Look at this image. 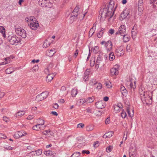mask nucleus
<instances>
[{
    "label": "nucleus",
    "instance_id": "nucleus-1",
    "mask_svg": "<svg viewBox=\"0 0 157 157\" xmlns=\"http://www.w3.org/2000/svg\"><path fill=\"white\" fill-rule=\"evenodd\" d=\"M116 7L114 9V7L107 5L106 7L101 9L100 11L98 17L100 18V21H104L107 17L111 18L113 15L114 11Z\"/></svg>",
    "mask_w": 157,
    "mask_h": 157
},
{
    "label": "nucleus",
    "instance_id": "nucleus-2",
    "mask_svg": "<svg viewBox=\"0 0 157 157\" xmlns=\"http://www.w3.org/2000/svg\"><path fill=\"white\" fill-rule=\"evenodd\" d=\"M79 7L78 6H76L71 13L69 18V23L72 24L78 20L80 17V13L79 11Z\"/></svg>",
    "mask_w": 157,
    "mask_h": 157
},
{
    "label": "nucleus",
    "instance_id": "nucleus-3",
    "mask_svg": "<svg viewBox=\"0 0 157 157\" xmlns=\"http://www.w3.org/2000/svg\"><path fill=\"white\" fill-rule=\"evenodd\" d=\"M25 20L26 21L28 22V24L30 28L33 30H36L39 26L38 21L35 18H33V17H26Z\"/></svg>",
    "mask_w": 157,
    "mask_h": 157
},
{
    "label": "nucleus",
    "instance_id": "nucleus-4",
    "mask_svg": "<svg viewBox=\"0 0 157 157\" xmlns=\"http://www.w3.org/2000/svg\"><path fill=\"white\" fill-rule=\"evenodd\" d=\"M152 94L151 92H147L145 96L141 98L143 103L146 105L151 104L152 102Z\"/></svg>",
    "mask_w": 157,
    "mask_h": 157
},
{
    "label": "nucleus",
    "instance_id": "nucleus-5",
    "mask_svg": "<svg viewBox=\"0 0 157 157\" xmlns=\"http://www.w3.org/2000/svg\"><path fill=\"white\" fill-rule=\"evenodd\" d=\"M8 40L10 43L12 45L16 44L21 42L20 39L16 35H10L8 37Z\"/></svg>",
    "mask_w": 157,
    "mask_h": 157
},
{
    "label": "nucleus",
    "instance_id": "nucleus-6",
    "mask_svg": "<svg viewBox=\"0 0 157 157\" xmlns=\"http://www.w3.org/2000/svg\"><path fill=\"white\" fill-rule=\"evenodd\" d=\"M16 33L22 38H24L26 36V33L25 30L20 27H18L15 29Z\"/></svg>",
    "mask_w": 157,
    "mask_h": 157
},
{
    "label": "nucleus",
    "instance_id": "nucleus-7",
    "mask_svg": "<svg viewBox=\"0 0 157 157\" xmlns=\"http://www.w3.org/2000/svg\"><path fill=\"white\" fill-rule=\"evenodd\" d=\"M39 4L42 6L51 8L53 6L52 4L49 0H38Z\"/></svg>",
    "mask_w": 157,
    "mask_h": 157
},
{
    "label": "nucleus",
    "instance_id": "nucleus-8",
    "mask_svg": "<svg viewBox=\"0 0 157 157\" xmlns=\"http://www.w3.org/2000/svg\"><path fill=\"white\" fill-rule=\"evenodd\" d=\"M101 44L103 45L105 44V46L106 47L107 51L108 52L110 51L112 48V43L110 40H109L107 42L103 41L101 42Z\"/></svg>",
    "mask_w": 157,
    "mask_h": 157
},
{
    "label": "nucleus",
    "instance_id": "nucleus-9",
    "mask_svg": "<svg viewBox=\"0 0 157 157\" xmlns=\"http://www.w3.org/2000/svg\"><path fill=\"white\" fill-rule=\"evenodd\" d=\"M126 33V27L124 25H121L119 27L118 31L117 32L116 34H120L121 36H123L124 34Z\"/></svg>",
    "mask_w": 157,
    "mask_h": 157
},
{
    "label": "nucleus",
    "instance_id": "nucleus-10",
    "mask_svg": "<svg viewBox=\"0 0 157 157\" xmlns=\"http://www.w3.org/2000/svg\"><path fill=\"white\" fill-rule=\"evenodd\" d=\"M41 121H42V122L40 124H36L33 126L32 128L33 130L36 131L40 130L43 129L41 126L43 125L44 123V120H40Z\"/></svg>",
    "mask_w": 157,
    "mask_h": 157
},
{
    "label": "nucleus",
    "instance_id": "nucleus-11",
    "mask_svg": "<svg viewBox=\"0 0 157 157\" xmlns=\"http://www.w3.org/2000/svg\"><path fill=\"white\" fill-rule=\"evenodd\" d=\"M96 107L98 109H102L106 106V104L103 101H99L95 103Z\"/></svg>",
    "mask_w": 157,
    "mask_h": 157
},
{
    "label": "nucleus",
    "instance_id": "nucleus-12",
    "mask_svg": "<svg viewBox=\"0 0 157 157\" xmlns=\"http://www.w3.org/2000/svg\"><path fill=\"white\" fill-rule=\"evenodd\" d=\"M115 67L112 68L110 70V73L111 75H117L118 74V69L119 66L116 65Z\"/></svg>",
    "mask_w": 157,
    "mask_h": 157
},
{
    "label": "nucleus",
    "instance_id": "nucleus-13",
    "mask_svg": "<svg viewBox=\"0 0 157 157\" xmlns=\"http://www.w3.org/2000/svg\"><path fill=\"white\" fill-rule=\"evenodd\" d=\"M129 14L128 10L125 9L121 13L120 17V20H122L125 19Z\"/></svg>",
    "mask_w": 157,
    "mask_h": 157
},
{
    "label": "nucleus",
    "instance_id": "nucleus-14",
    "mask_svg": "<svg viewBox=\"0 0 157 157\" xmlns=\"http://www.w3.org/2000/svg\"><path fill=\"white\" fill-rule=\"evenodd\" d=\"M136 149L130 148L129 152V157H135L136 155Z\"/></svg>",
    "mask_w": 157,
    "mask_h": 157
},
{
    "label": "nucleus",
    "instance_id": "nucleus-15",
    "mask_svg": "<svg viewBox=\"0 0 157 157\" xmlns=\"http://www.w3.org/2000/svg\"><path fill=\"white\" fill-rule=\"evenodd\" d=\"M79 140H81V142L79 141L78 142V144L77 147L79 148H81L83 147L85 145V141L83 140V138L82 137H80L79 139H78V141Z\"/></svg>",
    "mask_w": 157,
    "mask_h": 157
},
{
    "label": "nucleus",
    "instance_id": "nucleus-16",
    "mask_svg": "<svg viewBox=\"0 0 157 157\" xmlns=\"http://www.w3.org/2000/svg\"><path fill=\"white\" fill-rule=\"evenodd\" d=\"M91 85H93L94 87L98 90H99L101 89L102 87V84L96 82L93 83V82H91L90 83Z\"/></svg>",
    "mask_w": 157,
    "mask_h": 157
},
{
    "label": "nucleus",
    "instance_id": "nucleus-17",
    "mask_svg": "<svg viewBox=\"0 0 157 157\" xmlns=\"http://www.w3.org/2000/svg\"><path fill=\"white\" fill-rule=\"evenodd\" d=\"M116 53L118 56H121L124 54L123 49L121 47L118 48L117 49Z\"/></svg>",
    "mask_w": 157,
    "mask_h": 157
},
{
    "label": "nucleus",
    "instance_id": "nucleus-18",
    "mask_svg": "<svg viewBox=\"0 0 157 157\" xmlns=\"http://www.w3.org/2000/svg\"><path fill=\"white\" fill-rule=\"evenodd\" d=\"M27 133L26 132L24 131L22 132H18L15 134V136L17 138H19L20 137H21L23 136H25L26 135Z\"/></svg>",
    "mask_w": 157,
    "mask_h": 157
},
{
    "label": "nucleus",
    "instance_id": "nucleus-19",
    "mask_svg": "<svg viewBox=\"0 0 157 157\" xmlns=\"http://www.w3.org/2000/svg\"><path fill=\"white\" fill-rule=\"evenodd\" d=\"M56 52L54 48L50 50H48L46 52V54L49 57L52 56Z\"/></svg>",
    "mask_w": 157,
    "mask_h": 157
},
{
    "label": "nucleus",
    "instance_id": "nucleus-20",
    "mask_svg": "<svg viewBox=\"0 0 157 157\" xmlns=\"http://www.w3.org/2000/svg\"><path fill=\"white\" fill-rule=\"evenodd\" d=\"M25 112L24 111H21L18 112L14 115V116L16 117H21L25 114Z\"/></svg>",
    "mask_w": 157,
    "mask_h": 157
},
{
    "label": "nucleus",
    "instance_id": "nucleus-21",
    "mask_svg": "<svg viewBox=\"0 0 157 157\" xmlns=\"http://www.w3.org/2000/svg\"><path fill=\"white\" fill-rule=\"evenodd\" d=\"M54 77V75L53 74H48L46 77V81L47 82H50L53 79Z\"/></svg>",
    "mask_w": 157,
    "mask_h": 157
},
{
    "label": "nucleus",
    "instance_id": "nucleus-22",
    "mask_svg": "<svg viewBox=\"0 0 157 157\" xmlns=\"http://www.w3.org/2000/svg\"><path fill=\"white\" fill-rule=\"evenodd\" d=\"M76 136L75 134L72 133L70 135H69V138H70L69 140L70 141L71 143H73L76 140Z\"/></svg>",
    "mask_w": 157,
    "mask_h": 157
},
{
    "label": "nucleus",
    "instance_id": "nucleus-23",
    "mask_svg": "<svg viewBox=\"0 0 157 157\" xmlns=\"http://www.w3.org/2000/svg\"><path fill=\"white\" fill-rule=\"evenodd\" d=\"M144 88H140L139 89V93L140 95V98L142 97L145 96L146 93L148 92L147 91L145 92L143 90Z\"/></svg>",
    "mask_w": 157,
    "mask_h": 157
},
{
    "label": "nucleus",
    "instance_id": "nucleus-24",
    "mask_svg": "<svg viewBox=\"0 0 157 157\" xmlns=\"http://www.w3.org/2000/svg\"><path fill=\"white\" fill-rule=\"evenodd\" d=\"M121 91L123 96H125L127 95V91L124 86H123L121 87Z\"/></svg>",
    "mask_w": 157,
    "mask_h": 157
},
{
    "label": "nucleus",
    "instance_id": "nucleus-25",
    "mask_svg": "<svg viewBox=\"0 0 157 157\" xmlns=\"http://www.w3.org/2000/svg\"><path fill=\"white\" fill-rule=\"evenodd\" d=\"M123 36V39L124 42H126L129 41L130 36L129 35L125 34Z\"/></svg>",
    "mask_w": 157,
    "mask_h": 157
},
{
    "label": "nucleus",
    "instance_id": "nucleus-26",
    "mask_svg": "<svg viewBox=\"0 0 157 157\" xmlns=\"http://www.w3.org/2000/svg\"><path fill=\"white\" fill-rule=\"evenodd\" d=\"M94 100V97H89L85 100V102H87V103H91L93 102Z\"/></svg>",
    "mask_w": 157,
    "mask_h": 157
},
{
    "label": "nucleus",
    "instance_id": "nucleus-27",
    "mask_svg": "<svg viewBox=\"0 0 157 157\" xmlns=\"http://www.w3.org/2000/svg\"><path fill=\"white\" fill-rule=\"evenodd\" d=\"M0 32L2 33V36L5 38L6 36L5 34V29L3 27H0Z\"/></svg>",
    "mask_w": 157,
    "mask_h": 157
},
{
    "label": "nucleus",
    "instance_id": "nucleus-28",
    "mask_svg": "<svg viewBox=\"0 0 157 157\" xmlns=\"http://www.w3.org/2000/svg\"><path fill=\"white\" fill-rule=\"evenodd\" d=\"M114 110L116 113L119 112L121 110V108H122V107L119 106L118 105H115L113 106Z\"/></svg>",
    "mask_w": 157,
    "mask_h": 157
},
{
    "label": "nucleus",
    "instance_id": "nucleus-29",
    "mask_svg": "<svg viewBox=\"0 0 157 157\" xmlns=\"http://www.w3.org/2000/svg\"><path fill=\"white\" fill-rule=\"evenodd\" d=\"M143 10V6H138V14L140 16L142 14Z\"/></svg>",
    "mask_w": 157,
    "mask_h": 157
},
{
    "label": "nucleus",
    "instance_id": "nucleus-30",
    "mask_svg": "<svg viewBox=\"0 0 157 157\" xmlns=\"http://www.w3.org/2000/svg\"><path fill=\"white\" fill-rule=\"evenodd\" d=\"M36 100L37 101H40L44 100L41 95L40 94L37 95L36 98Z\"/></svg>",
    "mask_w": 157,
    "mask_h": 157
},
{
    "label": "nucleus",
    "instance_id": "nucleus-31",
    "mask_svg": "<svg viewBox=\"0 0 157 157\" xmlns=\"http://www.w3.org/2000/svg\"><path fill=\"white\" fill-rule=\"evenodd\" d=\"M54 65L53 63H50L48 67L47 68L45 69V72L46 73H47V72H50L49 71L50 70V69L51 68H52V67H53Z\"/></svg>",
    "mask_w": 157,
    "mask_h": 157
},
{
    "label": "nucleus",
    "instance_id": "nucleus-32",
    "mask_svg": "<svg viewBox=\"0 0 157 157\" xmlns=\"http://www.w3.org/2000/svg\"><path fill=\"white\" fill-rule=\"evenodd\" d=\"M42 96V97L44 98V99L46 98L48 96V92L45 91L42 92L40 94Z\"/></svg>",
    "mask_w": 157,
    "mask_h": 157
},
{
    "label": "nucleus",
    "instance_id": "nucleus-33",
    "mask_svg": "<svg viewBox=\"0 0 157 157\" xmlns=\"http://www.w3.org/2000/svg\"><path fill=\"white\" fill-rule=\"evenodd\" d=\"M77 90L73 89L71 91V95L73 97H75L77 94Z\"/></svg>",
    "mask_w": 157,
    "mask_h": 157
},
{
    "label": "nucleus",
    "instance_id": "nucleus-34",
    "mask_svg": "<svg viewBox=\"0 0 157 157\" xmlns=\"http://www.w3.org/2000/svg\"><path fill=\"white\" fill-rule=\"evenodd\" d=\"M13 71V69L12 68H9L6 69L5 70V72L7 74H10Z\"/></svg>",
    "mask_w": 157,
    "mask_h": 157
},
{
    "label": "nucleus",
    "instance_id": "nucleus-35",
    "mask_svg": "<svg viewBox=\"0 0 157 157\" xmlns=\"http://www.w3.org/2000/svg\"><path fill=\"white\" fill-rule=\"evenodd\" d=\"M86 111L87 113H89L91 114L94 113V111L92 108L88 107L86 109Z\"/></svg>",
    "mask_w": 157,
    "mask_h": 157
},
{
    "label": "nucleus",
    "instance_id": "nucleus-36",
    "mask_svg": "<svg viewBox=\"0 0 157 157\" xmlns=\"http://www.w3.org/2000/svg\"><path fill=\"white\" fill-rule=\"evenodd\" d=\"M115 56L113 52H111L109 54V59L110 61H113L115 59Z\"/></svg>",
    "mask_w": 157,
    "mask_h": 157
},
{
    "label": "nucleus",
    "instance_id": "nucleus-37",
    "mask_svg": "<svg viewBox=\"0 0 157 157\" xmlns=\"http://www.w3.org/2000/svg\"><path fill=\"white\" fill-rule=\"evenodd\" d=\"M101 55H99L98 57L96 63L101 64Z\"/></svg>",
    "mask_w": 157,
    "mask_h": 157
},
{
    "label": "nucleus",
    "instance_id": "nucleus-38",
    "mask_svg": "<svg viewBox=\"0 0 157 157\" xmlns=\"http://www.w3.org/2000/svg\"><path fill=\"white\" fill-rule=\"evenodd\" d=\"M50 44V43L48 42V40H46L44 42L43 44V48H47L48 47Z\"/></svg>",
    "mask_w": 157,
    "mask_h": 157
},
{
    "label": "nucleus",
    "instance_id": "nucleus-39",
    "mask_svg": "<svg viewBox=\"0 0 157 157\" xmlns=\"http://www.w3.org/2000/svg\"><path fill=\"white\" fill-rule=\"evenodd\" d=\"M81 154L79 152H75L71 155V157H79Z\"/></svg>",
    "mask_w": 157,
    "mask_h": 157
},
{
    "label": "nucleus",
    "instance_id": "nucleus-40",
    "mask_svg": "<svg viewBox=\"0 0 157 157\" xmlns=\"http://www.w3.org/2000/svg\"><path fill=\"white\" fill-rule=\"evenodd\" d=\"M52 151H51L48 150L44 152V153L47 156L51 155L53 154Z\"/></svg>",
    "mask_w": 157,
    "mask_h": 157
},
{
    "label": "nucleus",
    "instance_id": "nucleus-41",
    "mask_svg": "<svg viewBox=\"0 0 157 157\" xmlns=\"http://www.w3.org/2000/svg\"><path fill=\"white\" fill-rule=\"evenodd\" d=\"M27 156H36L35 151H32L29 153H27Z\"/></svg>",
    "mask_w": 157,
    "mask_h": 157
},
{
    "label": "nucleus",
    "instance_id": "nucleus-42",
    "mask_svg": "<svg viewBox=\"0 0 157 157\" xmlns=\"http://www.w3.org/2000/svg\"><path fill=\"white\" fill-rule=\"evenodd\" d=\"M153 7L155 9H157V0H151Z\"/></svg>",
    "mask_w": 157,
    "mask_h": 157
},
{
    "label": "nucleus",
    "instance_id": "nucleus-43",
    "mask_svg": "<svg viewBox=\"0 0 157 157\" xmlns=\"http://www.w3.org/2000/svg\"><path fill=\"white\" fill-rule=\"evenodd\" d=\"M93 129V127L91 125H88L86 128V130L88 131H91Z\"/></svg>",
    "mask_w": 157,
    "mask_h": 157
},
{
    "label": "nucleus",
    "instance_id": "nucleus-44",
    "mask_svg": "<svg viewBox=\"0 0 157 157\" xmlns=\"http://www.w3.org/2000/svg\"><path fill=\"white\" fill-rule=\"evenodd\" d=\"M35 151L36 152V156L40 155L42 153V150L40 149H38L36 151Z\"/></svg>",
    "mask_w": 157,
    "mask_h": 157
},
{
    "label": "nucleus",
    "instance_id": "nucleus-45",
    "mask_svg": "<svg viewBox=\"0 0 157 157\" xmlns=\"http://www.w3.org/2000/svg\"><path fill=\"white\" fill-rule=\"evenodd\" d=\"M105 133L106 135V136H107L108 137H111L112 136L113 134V132H109Z\"/></svg>",
    "mask_w": 157,
    "mask_h": 157
},
{
    "label": "nucleus",
    "instance_id": "nucleus-46",
    "mask_svg": "<svg viewBox=\"0 0 157 157\" xmlns=\"http://www.w3.org/2000/svg\"><path fill=\"white\" fill-rule=\"evenodd\" d=\"M127 112L128 113V116L130 117H132L133 116V113H130V110H129V108L128 107L127 109Z\"/></svg>",
    "mask_w": 157,
    "mask_h": 157
},
{
    "label": "nucleus",
    "instance_id": "nucleus-47",
    "mask_svg": "<svg viewBox=\"0 0 157 157\" xmlns=\"http://www.w3.org/2000/svg\"><path fill=\"white\" fill-rule=\"evenodd\" d=\"M84 124L83 123H79L77 124V128H83L84 127Z\"/></svg>",
    "mask_w": 157,
    "mask_h": 157
},
{
    "label": "nucleus",
    "instance_id": "nucleus-48",
    "mask_svg": "<svg viewBox=\"0 0 157 157\" xmlns=\"http://www.w3.org/2000/svg\"><path fill=\"white\" fill-rule=\"evenodd\" d=\"M126 50L128 52H130L132 48L130 47V45L129 44H128L126 47Z\"/></svg>",
    "mask_w": 157,
    "mask_h": 157
},
{
    "label": "nucleus",
    "instance_id": "nucleus-49",
    "mask_svg": "<svg viewBox=\"0 0 157 157\" xmlns=\"http://www.w3.org/2000/svg\"><path fill=\"white\" fill-rule=\"evenodd\" d=\"M103 34V32H102V29H101V31L98 33L97 34V36L98 38H101Z\"/></svg>",
    "mask_w": 157,
    "mask_h": 157
},
{
    "label": "nucleus",
    "instance_id": "nucleus-50",
    "mask_svg": "<svg viewBox=\"0 0 157 157\" xmlns=\"http://www.w3.org/2000/svg\"><path fill=\"white\" fill-rule=\"evenodd\" d=\"M94 114L96 116H100L102 114V112L100 111H96L94 113Z\"/></svg>",
    "mask_w": 157,
    "mask_h": 157
},
{
    "label": "nucleus",
    "instance_id": "nucleus-51",
    "mask_svg": "<svg viewBox=\"0 0 157 157\" xmlns=\"http://www.w3.org/2000/svg\"><path fill=\"white\" fill-rule=\"evenodd\" d=\"M121 117L123 118H124L127 116L126 112L123 110L122 111V112L121 113Z\"/></svg>",
    "mask_w": 157,
    "mask_h": 157
},
{
    "label": "nucleus",
    "instance_id": "nucleus-52",
    "mask_svg": "<svg viewBox=\"0 0 157 157\" xmlns=\"http://www.w3.org/2000/svg\"><path fill=\"white\" fill-rule=\"evenodd\" d=\"M38 68L39 67L38 65H35L32 68L33 71V72H36L38 70Z\"/></svg>",
    "mask_w": 157,
    "mask_h": 157
},
{
    "label": "nucleus",
    "instance_id": "nucleus-53",
    "mask_svg": "<svg viewBox=\"0 0 157 157\" xmlns=\"http://www.w3.org/2000/svg\"><path fill=\"white\" fill-rule=\"evenodd\" d=\"M98 47L97 46H96L94 47L93 50V51L95 53H96L98 51Z\"/></svg>",
    "mask_w": 157,
    "mask_h": 157
},
{
    "label": "nucleus",
    "instance_id": "nucleus-54",
    "mask_svg": "<svg viewBox=\"0 0 157 157\" xmlns=\"http://www.w3.org/2000/svg\"><path fill=\"white\" fill-rule=\"evenodd\" d=\"M4 148L8 150H10L13 149V147H11L10 146L8 145L5 146V147H4Z\"/></svg>",
    "mask_w": 157,
    "mask_h": 157
},
{
    "label": "nucleus",
    "instance_id": "nucleus-55",
    "mask_svg": "<svg viewBox=\"0 0 157 157\" xmlns=\"http://www.w3.org/2000/svg\"><path fill=\"white\" fill-rule=\"evenodd\" d=\"M143 0H139L138 2V6H143Z\"/></svg>",
    "mask_w": 157,
    "mask_h": 157
},
{
    "label": "nucleus",
    "instance_id": "nucleus-56",
    "mask_svg": "<svg viewBox=\"0 0 157 157\" xmlns=\"http://www.w3.org/2000/svg\"><path fill=\"white\" fill-rule=\"evenodd\" d=\"M113 148V147L111 146H109L106 148V151L107 152H109L111 151V150Z\"/></svg>",
    "mask_w": 157,
    "mask_h": 157
},
{
    "label": "nucleus",
    "instance_id": "nucleus-57",
    "mask_svg": "<svg viewBox=\"0 0 157 157\" xmlns=\"http://www.w3.org/2000/svg\"><path fill=\"white\" fill-rule=\"evenodd\" d=\"M89 75H88L85 74L83 77V80L84 81L86 82L88 79Z\"/></svg>",
    "mask_w": 157,
    "mask_h": 157
},
{
    "label": "nucleus",
    "instance_id": "nucleus-58",
    "mask_svg": "<svg viewBox=\"0 0 157 157\" xmlns=\"http://www.w3.org/2000/svg\"><path fill=\"white\" fill-rule=\"evenodd\" d=\"M114 2L112 0H110V2H109L108 6H111L112 7H114Z\"/></svg>",
    "mask_w": 157,
    "mask_h": 157
},
{
    "label": "nucleus",
    "instance_id": "nucleus-59",
    "mask_svg": "<svg viewBox=\"0 0 157 157\" xmlns=\"http://www.w3.org/2000/svg\"><path fill=\"white\" fill-rule=\"evenodd\" d=\"M78 51L77 49L75 50V53H74L73 57L75 58H76L77 56H78Z\"/></svg>",
    "mask_w": 157,
    "mask_h": 157
},
{
    "label": "nucleus",
    "instance_id": "nucleus-60",
    "mask_svg": "<svg viewBox=\"0 0 157 157\" xmlns=\"http://www.w3.org/2000/svg\"><path fill=\"white\" fill-rule=\"evenodd\" d=\"M13 57L12 56H10L9 57H7L5 58L4 59V60L5 61H8V60H9L10 59H13Z\"/></svg>",
    "mask_w": 157,
    "mask_h": 157
},
{
    "label": "nucleus",
    "instance_id": "nucleus-61",
    "mask_svg": "<svg viewBox=\"0 0 157 157\" xmlns=\"http://www.w3.org/2000/svg\"><path fill=\"white\" fill-rule=\"evenodd\" d=\"M95 64V61L93 59L91 60L90 61V65L91 66H93Z\"/></svg>",
    "mask_w": 157,
    "mask_h": 157
},
{
    "label": "nucleus",
    "instance_id": "nucleus-62",
    "mask_svg": "<svg viewBox=\"0 0 157 157\" xmlns=\"http://www.w3.org/2000/svg\"><path fill=\"white\" fill-rule=\"evenodd\" d=\"M105 83L106 84V86L108 88H110L112 86L110 85V83L109 82H107Z\"/></svg>",
    "mask_w": 157,
    "mask_h": 157
},
{
    "label": "nucleus",
    "instance_id": "nucleus-63",
    "mask_svg": "<svg viewBox=\"0 0 157 157\" xmlns=\"http://www.w3.org/2000/svg\"><path fill=\"white\" fill-rule=\"evenodd\" d=\"M90 152L88 150H83L82 151V153L83 154H90Z\"/></svg>",
    "mask_w": 157,
    "mask_h": 157
},
{
    "label": "nucleus",
    "instance_id": "nucleus-64",
    "mask_svg": "<svg viewBox=\"0 0 157 157\" xmlns=\"http://www.w3.org/2000/svg\"><path fill=\"white\" fill-rule=\"evenodd\" d=\"M99 142L98 141H96L94 144V147H97L98 146Z\"/></svg>",
    "mask_w": 157,
    "mask_h": 157
}]
</instances>
